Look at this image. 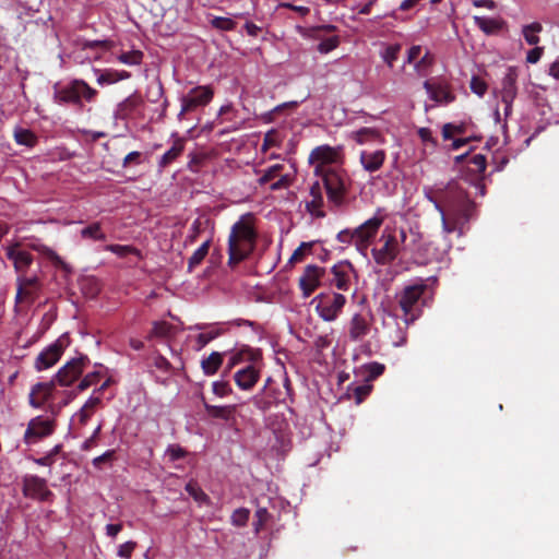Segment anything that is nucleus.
Returning <instances> with one entry per match:
<instances>
[{"label":"nucleus","mask_w":559,"mask_h":559,"mask_svg":"<svg viewBox=\"0 0 559 559\" xmlns=\"http://www.w3.org/2000/svg\"><path fill=\"white\" fill-rule=\"evenodd\" d=\"M425 195L440 213L442 231L447 235L456 231L463 236L476 213V204L467 191L459 182L451 181L444 188L427 191Z\"/></svg>","instance_id":"f257e3e1"},{"label":"nucleus","mask_w":559,"mask_h":559,"mask_svg":"<svg viewBox=\"0 0 559 559\" xmlns=\"http://www.w3.org/2000/svg\"><path fill=\"white\" fill-rule=\"evenodd\" d=\"M428 281L429 278H418L405 285L395 296L403 319L407 324L416 321L423 314V309L432 299L433 292Z\"/></svg>","instance_id":"f03ea898"},{"label":"nucleus","mask_w":559,"mask_h":559,"mask_svg":"<svg viewBox=\"0 0 559 559\" xmlns=\"http://www.w3.org/2000/svg\"><path fill=\"white\" fill-rule=\"evenodd\" d=\"M253 221V215L246 213L233 225L228 237L229 265L238 264L252 252L257 239Z\"/></svg>","instance_id":"7ed1b4c3"},{"label":"nucleus","mask_w":559,"mask_h":559,"mask_svg":"<svg viewBox=\"0 0 559 559\" xmlns=\"http://www.w3.org/2000/svg\"><path fill=\"white\" fill-rule=\"evenodd\" d=\"M384 217L376 214L354 229H344L336 235V240L345 246L354 245L356 249L366 254L371 241L376 238Z\"/></svg>","instance_id":"20e7f679"},{"label":"nucleus","mask_w":559,"mask_h":559,"mask_svg":"<svg viewBox=\"0 0 559 559\" xmlns=\"http://www.w3.org/2000/svg\"><path fill=\"white\" fill-rule=\"evenodd\" d=\"M98 92L91 87L83 80H72L66 85L56 84L53 86V100L60 105H72L81 108L83 100L94 102Z\"/></svg>","instance_id":"39448f33"},{"label":"nucleus","mask_w":559,"mask_h":559,"mask_svg":"<svg viewBox=\"0 0 559 559\" xmlns=\"http://www.w3.org/2000/svg\"><path fill=\"white\" fill-rule=\"evenodd\" d=\"M342 158L343 156L341 146L333 147L328 144H323L314 147L310 152L308 162L314 166V175L319 176L331 169L328 166L333 164H341Z\"/></svg>","instance_id":"423d86ee"},{"label":"nucleus","mask_w":559,"mask_h":559,"mask_svg":"<svg viewBox=\"0 0 559 559\" xmlns=\"http://www.w3.org/2000/svg\"><path fill=\"white\" fill-rule=\"evenodd\" d=\"M311 304H316V310L322 320L332 322L342 312L346 297L338 293L319 294Z\"/></svg>","instance_id":"0eeeda50"},{"label":"nucleus","mask_w":559,"mask_h":559,"mask_svg":"<svg viewBox=\"0 0 559 559\" xmlns=\"http://www.w3.org/2000/svg\"><path fill=\"white\" fill-rule=\"evenodd\" d=\"M357 277L354 265L347 261H340L334 264L326 274L325 282L329 286L338 290L348 292L353 285V281Z\"/></svg>","instance_id":"6e6552de"},{"label":"nucleus","mask_w":559,"mask_h":559,"mask_svg":"<svg viewBox=\"0 0 559 559\" xmlns=\"http://www.w3.org/2000/svg\"><path fill=\"white\" fill-rule=\"evenodd\" d=\"M379 241L382 243L380 248L371 250L374 262L379 265L391 264L400 253V241L395 231L384 229Z\"/></svg>","instance_id":"1a4fd4ad"},{"label":"nucleus","mask_w":559,"mask_h":559,"mask_svg":"<svg viewBox=\"0 0 559 559\" xmlns=\"http://www.w3.org/2000/svg\"><path fill=\"white\" fill-rule=\"evenodd\" d=\"M88 365L90 358L86 355L74 357L58 370L52 380L60 386H70L79 380Z\"/></svg>","instance_id":"9d476101"},{"label":"nucleus","mask_w":559,"mask_h":559,"mask_svg":"<svg viewBox=\"0 0 559 559\" xmlns=\"http://www.w3.org/2000/svg\"><path fill=\"white\" fill-rule=\"evenodd\" d=\"M68 344L69 337L61 335L58 340L44 348L35 358V370L40 372L55 366L60 360Z\"/></svg>","instance_id":"9b49d317"},{"label":"nucleus","mask_w":559,"mask_h":559,"mask_svg":"<svg viewBox=\"0 0 559 559\" xmlns=\"http://www.w3.org/2000/svg\"><path fill=\"white\" fill-rule=\"evenodd\" d=\"M214 96V91L209 85H199L191 88L187 95L181 98V109L178 115L179 119L186 114L197 110L199 107L206 106Z\"/></svg>","instance_id":"f8f14e48"},{"label":"nucleus","mask_w":559,"mask_h":559,"mask_svg":"<svg viewBox=\"0 0 559 559\" xmlns=\"http://www.w3.org/2000/svg\"><path fill=\"white\" fill-rule=\"evenodd\" d=\"M56 419L45 418L44 416H36L32 418L26 427L23 436L25 444H35L44 438L51 436L56 430Z\"/></svg>","instance_id":"ddd939ff"},{"label":"nucleus","mask_w":559,"mask_h":559,"mask_svg":"<svg viewBox=\"0 0 559 559\" xmlns=\"http://www.w3.org/2000/svg\"><path fill=\"white\" fill-rule=\"evenodd\" d=\"M318 177L323 180L329 201L335 205L343 204L347 192L344 175L336 169H330Z\"/></svg>","instance_id":"4468645a"},{"label":"nucleus","mask_w":559,"mask_h":559,"mask_svg":"<svg viewBox=\"0 0 559 559\" xmlns=\"http://www.w3.org/2000/svg\"><path fill=\"white\" fill-rule=\"evenodd\" d=\"M23 495L40 501H48L53 496L47 487V480L36 475L24 476Z\"/></svg>","instance_id":"2eb2a0df"},{"label":"nucleus","mask_w":559,"mask_h":559,"mask_svg":"<svg viewBox=\"0 0 559 559\" xmlns=\"http://www.w3.org/2000/svg\"><path fill=\"white\" fill-rule=\"evenodd\" d=\"M325 276V269L316 264H309L305 267L302 275L299 277V287L302 296L308 298L321 285L322 278Z\"/></svg>","instance_id":"dca6fc26"},{"label":"nucleus","mask_w":559,"mask_h":559,"mask_svg":"<svg viewBox=\"0 0 559 559\" xmlns=\"http://www.w3.org/2000/svg\"><path fill=\"white\" fill-rule=\"evenodd\" d=\"M56 385L52 379L47 382L35 383L28 394V404L33 408H41L52 397Z\"/></svg>","instance_id":"f3484780"},{"label":"nucleus","mask_w":559,"mask_h":559,"mask_svg":"<svg viewBox=\"0 0 559 559\" xmlns=\"http://www.w3.org/2000/svg\"><path fill=\"white\" fill-rule=\"evenodd\" d=\"M143 104L144 102L142 96L138 92H134L117 105L114 117L117 120H128L133 118Z\"/></svg>","instance_id":"a211bd4d"},{"label":"nucleus","mask_w":559,"mask_h":559,"mask_svg":"<svg viewBox=\"0 0 559 559\" xmlns=\"http://www.w3.org/2000/svg\"><path fill=\"white\" fill-rule=\"evenodd\" d=\"M371 330V322L361 313H355L348 324L347 334L352 342H361Z\"/></svg>","instance_id":"6ab92c4d"},{"label":"nucleus","mask_w":559,"mask_h":559,"mask_svg":"<svg viewBox=\"0 0 559 559\" xmlns=\"http://www.w3.org/2000/svg\"><path fill=\"white\" fill-rule=\"evenodd\" d=\"M39 283L37 277L19 278L17 292L15 296L16 304H33L38 297Z\"/></svg>","instance_id":"aec40b11"},{"label":"nucleus","mask_w":559,"mask_h":559,"mask_svg":"<svg viewBox=\"0 0 559 559\" xmlns=\"http://www.w3.org/2000/svg\"><path fill=\"white\" fill-rule=\"evenodd\" d=\"M386 158L384 150L368 151L362 150L359 155V160L362 168L368 173H374L379 170Z\"/></svg>","instance_id":"412c9836"},{"label":"nucleus","mask_w":559,"mask_h":559,"mask_svg":"<svg viewBox=\"0 0 559 559\" xmlns=\"http://www.w3.org/2000/svg\"><path fill=\"white\" fill-rule=\"evenodd\" d=\"M260 379V372L253 366L249 365L239 369L234 374V380L239 389L251 390Z\"/></svg>","instance_id":"4be33fe9"},{"label":"nucleus","mask_w":559,"mask_h":559,"mask_svg":"<svg viewBox=\"0 0 559 559\" xmlns=\"http://www.w3.org/2000/svg\"><path fill=\"white\" fill-rule=\"evenodd\" d=\"M7 258L11 260L17 272H25L33 262V255L24 250L19 249V243L7 248Z\"/></svg>","instance_id":"5701e85b"},{"label":"nucleus","mask_w":559,"mask_h":559,"mask_svg":"<svg viewBox=\"0 0 559 559\" xmlns=\"http://www.w3.org/2000/svg\"><path fill=\"white\" fill-rule=\"evenodd\" d=\"M424 88L429 94L430 98L437 103L450 104L455 99V96L449 90V86L441 83H431L430 81L424 82Z\"/></svg>","instance_id":"b1692460"},{"label":"nucleus","mask_w":559,"mask_h":559,"mask_svg":"<svg viewBox=\"0 0 559 559\" xmlns=\"http://www.w3.org/2000/svg\"><path fill=\"white\" fill-rule=\"evenodd\" d=\"M186 141L181 138H177L171 147L166 151L159 158L157 166L160 170L171 165L185 151Z\"/></svg>","instance_id":"393cba45"},{"label":"nucleus","mask_w":559,"mask_h":559,"mask_svg":"<svg viewBox=\"0 0 559 559\" xmlns=\"http://www.w3.org/2000/svg\"><path fill=\"white\" fill-rule=\"evenodd\" d=\"M516 71L509 69L502 80L501 99L504 104L512 103L516 96Z\"/></svg>","instance_id":"a878e982"},{"label":"nucleus","mask_w":559,"mask_h":559,"mask_svg":"<svg viewBox=\"0 0 559 559\" xmlns=\"http://www.w3.org/2000/svg\"><path fill=\"white\" fill-rule=\"evenodd\" d=\"M310 197L311 200L306 203L307 211L317 217H323L325 215L321 210L323 206V197L318 181L311 186Z\"/></svg>","instance_id":"bb28decb"},{"label":"nucleus","mask_w":559,"mask_h":559,"mask_svg":"<svg viewBox=\"0 0 559 559\" xmlns=\"http://www.w3.org/2000/svg\"><path fill=\"white\" fill-rule=\"evenodd\" d=\"M204 408L209 416L216 419H222L225 421L233 420L235 418V414L237 412V405H225V406H216L203 403Z\"/></svg>","instance_id":"cd10ccee"},{"label":"nucleus","mask_w":559,"mask_h":559,"mask_svg":"<svg viewBox=\"0 0 559 559\" xmlns=\"http://www.w3.org/2000/svg\"><path fill=\"white\" fill-rule=\"evenodd\" d=\"M350 138L358 144L364 145L370 142H383L381 133L374 128H361L350 134Z\"/></svg>","instance_id":"c85d7f7f"},{"label":"nucleus","mask_w":559,"mask_h":559,"mask_svg":"<svg viewBox=\"0 0 559 559\" xmlns=\"http://www.w3.org/2000/svg\"><path fill=\"white\" fill-rule=\"evenodd\" d=\"M224 361V354L212 352L209 357L202 359L201 368L205 376L215 374L222 367Z\"/></svg>","instance_id":"c756f323"},{"label":"nucleus","mask_w":559,"mask_h":559,"mask_svg":"<svg viewBox=\"0 0 559 559\" xmlns=\"http://www.w3.org/2000/svg\"><path fill=\"white\" fill-rule=\"evenodd\" d=\"M100 404L102 399L99 396L92 395L76 414L79 423L85 426Z\"/></svg>","instance_id":"7c9ffc66"},{"label":"nucleus","mask_w":559,"mask_h":559,"mask_svg":"<svg viewBox=\"0 0 559 559\" xmlns=\"http://www.w3.org/2000/svg\"><path fill=\"white\" fill-rule=\"evenodd\" d=\"M475 24L481 29L485 34L491 35L499 32L502 28V22L496 19L485 17V16H475Z\"/></svg>","instance_id":"2f4dec72"},{"label":"nucleus","mask_w":559,"mask_h":559,"mask_svg":"<svg viewBox=\"0 0 559 559\" xmlns=\"http://www.w3.org/2000/svg\"><path fill=\"white\" fill-rule=\"evenodd\" d=\"M211 247V239L205 240L189 258L188 260V272L191 273L197 266H199L209 253Z\"/></svg>","instance_id":"473e14b6"},{"label":"nucleus","mask_w":559,"mask_h":559,"mask_svg":"<svg viewBox=\"0 0 559 559\" xmlns=\"http://www.w3.org/2000/svg\"><path fill=\"white\" fill-rule=\"evenodd\" d=\"M14 140L19 145L27 147H34L38 142V138L33 131L23 128H16L14 130Z\"/></svg>","instance_id":"72a5a7b5"},{"label":"nucleus","mask_w":559,"mask_h":559,"mask_svg":"<svg viewBox=\"0 0 559 559\" xmlns=\"http://www.w3.org/2000/svg\"><path fill=\"white\" fill-rule=\"evenodd\" d=\"M104 250L110 251L119 258H126L131 254L142 259L141 251L138 248L129 245H106Z\"/></svg>","instance_id":"f704fd0d"},{"label":"nucleus","mask_w":559,"mask_h":559,"mask_svg":"<svg viewBox=\"0 0 559 559\" xmlns=\"http://www.w3.org/2000/svg\"><path fill=\"white\" fill-rule=\"evenodd\" d=\"M543 31V25L538 22H533L523 26L522 34L526 43L531 46H536L539 43L538 34Z\"/></svg>","instance_id":"c9c22d12"},{"label":"nucleus","mask_w":559,"mask_h":559,"mask_svg":"<svg viewBox=\"0 0 559 559\" xmlns=\"http://www.w3.org/2000/svg\"><path fill=\"white\" fill-rule=\"evenodd\" d=\"M81 237L84 239L92 240H106V234L102 229V225L98 222L92 223L81 230Z\"/></svg>","instance_id":"e433bc0d"},{"label":"nucleus","mask_w":559,"mask_h":559,"mask_svg":"<svg viewBox=\"0 0 559 559\" xmlns=\"http://www.w3.org/2000/svg\"><path fill=\"white\" fill-rule=\"evenodd\" d=\"M144 53L141 50H131L121 52L117 59L128 66H139L142 63Z\"/></svg>","instance_id":"4c0bfd02"},{"label":"nucleus","mask_w":559,"mask_h":559,"mask_svg":"<svg viewBox=\"0 0 559 559\" xmlns=\"http://www.w3.org/2000/svg\"><path fill=\"white\" fill-rule=\"evenodd\" d=\"M186 491L197 501V502H206L209 501V496L202 490V488L198 485L197 481L190 480L186 485Z\"/></svg>","instance_id":"58836bf2"},{"label":"nucleus","mask_w":559,"mask_h":559,"mask_svg":"<svg viewBox=\"0 0 559 559\" xmlns=\"http://www.w3.org/2000/svg\"><path fill=\"white\" fill-rule=\"evenodd\" d=\"M284 166L282 164H275L264 170L263 175L258 179L260 186H264L275 178H277L283 170Z\"/></svg>","instance_id":"ea45409f"},{"label":"nucleus","mask_w":559,"mask_h":559,"mask_svg":"<svg viewBox=\"0 0 559 559\" xmlns=\"http://www.w3.org/2000/svg\"><path fill=\"white\" fill-rule=\"evenodd\" d=\"M211 25L218 31L228 32L234 31L237 24L234 20L229 17L215 16L211 21Z\"/></svg>","instance_id":"a19ab883"},{"label":"nucleus","mask_w":559,"mask_h":559,"mask_svg":"<svg viewBox=\"0 0 559 559\" xmlns=\"http://www.w3.org/2000/svg\"><path fill=\"white\" fill-rule=\"evenodd\" d=\"M62 450L61 444L55 445L46 455L34 459V462L40 466H51L56 462V455H58Z\"/></svg>","instance_id":"79ce46f5"},{"label":"nucleus","mask_w":559,"mask_h":559,"mask_svg":"<svg viewBox=\"0 0 559 559\" xmlns=\"http://www.w3.org/2000/svg\"><path fill=\"white\" fill-rule=\"evenodd\" d=\"M402 49L401 44L389 45L383 52V60L385 63L393 68L394 62L397 60L400 51Z\"/></svg>","instance_id":"37998d69"},{"label":"nucleus","mask_w":559,"mask_h":559,"mask_svg":"<svg viewBox=\"0 0 559 559\" xmlns=\"http://www.w3.org/2000/svg\"><path fill=\"white\" fill-rule=\"evenodd\" d=\"M100 378H102V373L99 371H93V372L87 373L86 376H84L82 378V380L78 384V390L81 392L85 391L90 386L96 384L100 380Z\"/></svg>","instance_id":"c03bdc74"},{"label":"nucleus","mask_w":559,"mask_h":559,"mask_svg":"<svg viewBox=\"0 0 559 559\" xmlns=\"http://www.w3.org/2000/svg\"><path fill=\"white\" fill-rule=\"evenodd\" d=\"M250 511L246 508L236 509L231 514V523L235 526L242 527L249 520Z\"/></svg>","instance_id":"a18cd8bd"},{"label":"nucleus","mask_w":559,"mask_h":559,"mask_svg":"<svg viewBox=\"0 0 559 559\" xmlns=\"http://www.w3.org/2000/svg\"><path fill=\"white\" fill-rule=\"evenodd\" d=\"M313 242H301L300 246L293 252L289 263L301 262L306 254L311 251Z\"/></svg>","instance_id":"49530a36"},{"label":"nucleus","mask_w":559,"mask_h":559,"mask_svg":"<svg viewBox=\"0 0 559 559\" xmlns=\"http://www.w3.org/2000/svg\"><path fill=\"white\" fill-rule=\"evenodd\" d=\"M212 391L218 397H224L233 393L228 381L219 380L212 383Z\"/></svg>","instance_id":"de8ad7c7"},{"label":"nucleus","mask_w":559,"mask_h":559,"mask_svg":"<svg viewBox=\"0 0 559 559\" xmlns=\"http://www.w3.org/2000/svg\"><path fill=\"white\" fill-rule=\"evenodd\" d=\"M270 516L271 515L266 508H258V510L255 511V514H254V522H253L257 533H259L262 530V527L269 521Z\"/></svg>","instance_id":"09e8293b"},{"label":"nucleus","mask_w":559,"mask_h":559,"mask_svg":"<svg viewBox=\"0 0 559 559\" xmlns=\"http://www.w3.org/2000/svg\"><path fill=\"white\" fill-rule=\"evenodd\" d=\"M365 369L367 371V376H366L367 380L371 381V380L377 379L379 376H381L384 372L385 367L383 364L373 361V362L367 364L365 366Z\"/></svg>","instance_id":"8fccbe9b"},{"label":"nucleus","mask_w":559,"mask_h":559,"mask_svg":"<svg viewBox=\"0 0 559 559\" xmlns=\"http://www.w3.org/2000/svg\"><path fill=\"white\" fill-rule=\"evenodd\" d=\"M340 45L338 36H332L321 40L318 45V51L321 53H328L334 50Z\"/></svg>","instance_id":"3c124183"},{"label":"nucleus","mask_w":559,"mask_h":559,"mask_svg":"<svg viewBox=\"0 0 559 559\" xmlns=\"http://www.w3.org/2000/svg\"><path fill=\"white\" fill-rule=\"evenodd\" d=\"M173 331V325L166 321L154 322L152 335L158 337H166Z\"/></svg>","instance_id":"603ef678"},{"label":"nucleus","mask_w":559,"mask_h":559,"mask_svg":"<svg viewBox=\"0 0 559 559\" xmlns=\"http://www.w3.org/2000/svg\"><path fill=\"white\" fill-rule=\"evenodd\" d=\"M281 139L277 130L272 129L265 133L263 139V150L280 146Z\"/></svg>","instance_id":"864d4df0"},{"label":"nucleus","mask_w":559,"mask_h":559,"mask_svg":"<svg viewBox=\"0 0 559 559\" xmlns=\"http://www.w3.org/2000/svg\"><path fill=\"white\" fill-rule=\"evenodd\" d=\"M465 131V127L463 124L456 126L453 123H445L442 127V136L444 140H450L453 138L455 133L462 134Z\"/></svg>","instance_id":"5fc2aeb1"},{"label":"nucleus","mask_w":559,"mask_h":559,"mask_svg":"<svg viewBox=\"0 0 559 559\" xmlns=\"http://www.w3.org/2000/svg\"><path fill=\"white\" fill-rule=\"evenodd\" d=\"M469 87L473 93L481 97L486 94L488 86L487 83L479 76H473L471 80Z\"/></svg>","instance_id":"6e6d98bb"},{"label":"nucleus","mask_w":559,"mask_h":559,"mask_svg":"<svg viewBox=\"0 0 559 559\" xmlns=\"http://www.w3.org/2000/svg\"><path fill=\"white\" fill-rule=\"evenodd\" d=\"M468 164L474 166L472 169L473 171L480 175L485 171L487 162H486V157L484 155L476 154L473 157H471V159L468 160Z\"/></svg>","instance_id":"4d7b16f0"},{"label":"nucleus","mask_w":559,"mask_h":559,"mask_svg":"<svg viewBox=\"0 0 559 559\" xmlns=\"http://www.w3.org/2000/svg\"><path fill=\"white\" fill-rule=\"evenodd\" d=\"M117 82H118L117 70H112V69L103 71L97 78V83L100 85L114 84Z\"/></svg>","instance_id":"13d9d810"},{"label":"nucleus","mask_w":559,"mask_h":559,"mask_svg":"<svg viewBox=\"0 0 559 559\" xmlns=\"http://www.w3.org/2000/svg\"><path fill=\"white\" fill-rule=\"evenodd\" d=\"M166 454L171 462H175L183 459L187 455V451L178 444H170L166 450Z\"/></svg>","instance_id":"bf43d9fd"},{"label":"nucleus","mask_w":559,"mask_h":559,"mask_svg":"<svg viewBox=\"0 0 559 559\" xmlns=\"http://www.w3.org/2000/svg\"><path fill=\"white\" fill-rule=\"evenodd\" d=\"M189 235L187 236L186 242L193 243L197 241L200 233L202 231V222L200 218H197L189 230Z\"/></svg>","instance_id":"052dcab7"},{"label":"nucleus","mask_w":559,"mask_h":559,"mask_svg":"<svg viewBox=\"0 0 559 559\" xmlns=\"http://www.w3.org/2000/svg\"><path fill=\"white\" fill-rule=\"evenodd\" d=\"M135 547H136L135 542H132V540L127 542L119 546L117 555L120 558L130 559Z\"/></svg>","instance_id":"680f3d73"},{"label":"nucleus","mask_w":559,"mask_h":559,"mask_svg":"<svg viewBox=\"0 0 559 559\" xmlns=\"http://www.w3.org/2000/svg\"><path fill=\"white\" fill-rule=\"evenodd\" d=\"M372 386L370 384L358 385L354 389V396L356 403L360 404L371 392Z\"/></svg>","instance_id":"e2e57ef3"},{"label":"nucleus","mask_w":559,"mask_h":559,"mask_svg":"<svg viewBox=\"0 0 559 559\" xmlns=\"http://www.w3.org/2000/svg\"><path fill=\"white\" fill-rule=\"evenodd\" d=\"M218 335H219L218 331H210V332L200 333L197 337L199 347L200 348L204 347L211 341L215 340Z\"/></svg>","instance_id":"0e129e2a"},{"label":"nucleus","mask_w":559,"mask_h":559,"mask_svg":"<svg viewBox=\"0 0 559 559\" xmlns=\"http://www.w3.org/2000/svg\"><path fill=\"white\" fill-rule=\"evenodd\" d=\"M252 403L258 409L262 412H266L267 409L271 408L272 405L271 400L261 395H254L252 399Z\"/></svg>","instance_id":"69168bd1"},{"label":"nucleus","mask_w":559,"mask_h":559,"mask_svg":"<svg viewBox=\"0 0 559 559\" xmlns=\"http://www.w3.org/2000/svg\"><path fill=\"white\" fill-rule=\"evenodd\" d=\"M141 157H142V154L138 151H133V152H130L129 154L126 155V157L123 158V162H122V166L123 167H128L130 166L131 164H141L142 160H141Z\"/></svg>","instance_id":"338daca9"},{"label":"nucleus","mask_w":559,"mask_h":559,"mask_svg":"<svg viewBox=\"0 0 559 559\" xmlns=\"http://www.w3.org/2000/svg\"><path fill=\"white\" fill-rule=\"evenodd\" d=\"M114 455H115V451L108 450L105 453H103L102 455L96 456L93 460V465L97 468H100L102 464L111 461L114 459Z\"/></svg>","instance_id":"774afa93"}]
</instances>
